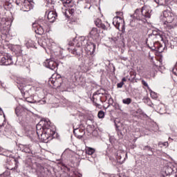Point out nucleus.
Listing matches in <instances>:
<instances>
[{
  "label": "nucleus",
  "mask_w": 177,
  "mask_h": 177,
  "mask_svg": "<svg viewBox=\"0 0 177 177\" xmlns=\"http://www.w3.org/2000/svg\"><path fill=\"white\" fill-rule=\"evenodd\" d=\"M37 131L33 132L35 133L34 139H41V140L44 142H49V140H52L53 139V136L56 131L52 129L50 127V122L47 120H41L36 126Z\"/></svg>",
  "instance_id": "1"
},
{
  "label": "nucleus",
  "mask_w": 177,
  "mask_h": 177,
  "mask_svg": "<svg viewBox=\"0 0 177 177\" xmlns=\"http://www.w3.org/2000/svg\"><path fill=\"white\" fill-rule=\"evenodd\" d=\"M139 9H137L134 13V17L137 19V20H140L143 21V23H146L147 21V19H150L151 17V12L152 10L147 8L146 6H143L141 8V14H139Z\"/></svg>",
  "instance_id": "2"
},
{
  "label": "nucleus",
  "mask_w": 177,
  "mask_h": 177,
  "mask_svg": "<svg viewBox=\"0 0 177 177\" xmlns=\"http://www.w3.org/2000/svg\"><path fill=\"white\" fill-rule=\"evenodd\" d=\"M0 56H3L0 59V63L2 66H10V64H13V58L10 55L0 52Z\"/></svg>",
  "instance_id": "3"
},
{
  "label": "nucleus",
  "mask_w": 177,
  "mask_h": 177,
  "mask_svg": "<svg viewBox=\"0 0 177 177\" xmlns=\"http://www.w3.org/2000/svg\"><path fill=\"white\" fill-rule=\"evenodd\" d=\"M104 95L103 93H100V91H97L93 95V102L97 106V107H99L100 106V104L102 103V97Z\"/></svg>",
  "instance_id": "4"
},
{
  "label": "nucleus",
  "mask_w": 177,
  "mask_h": 177,
  "mask_svg": "<svg viewBox=\"0 0 177 177\" xmlns=\"http://www.w3.org/2000/svg\"><path fill=\"white\" fill-rule=\"evenodd\" d=\"M44 66L53 71L57 70V63L52 59H46L44 62Z\"/></svg>",
  "instance_id": "5"
},
{
  "label": "nucleus",
  "mask_w": 177,
  "mask_h": 177,
  "mask_svg": "<svg viewBox=\"0 0 177 177\" xmlns=\"http://www.w3.org/2000/svg\"><path fill=\"white\" fill-rule=\"evenodd\" d=\"M37 24L41 27L43 28V29L44 30V31H46V32H48V31H49V21H48V20L44 19H40L37 21Z\"/></svg>",
  "instance_id": "6"
},
{
  "label": "nucleus",
  "mask_w": 177,
  "mask_h": 177,
  "mask_svg": "<svg viewBox=\"0 0 177 177\" xmlns=\"http://www.w3.org/2000/svg\"><path fill=\"white\" fill-rule=\"evenodd\" d=\"M32 28L37 35H44V33L46 32L37 23L32 24Z\"/></svg>",
  "instance_id": "7"
},
{
  "label": "nucleus",
  "mask_w": 177,
  "mask_h": 177,
  "mask_svg": "<svg viewBox=\"0 0 177 177\" xmlns=\"http://www.w3.org/2000/svg\"><path fill=\"white\" fill-rule=\"evenodd\" d=\"M152 50H156L159 53H162L164 49H165V44L162 45L160 42L153 44V46L151 47Z\"/></svg>",
  "instance_id": "8"
},
{
  "label": "nucleus",
  "mask_w": 177,
  "mask_h": 177,
  "mask_svg": "<svg viewBox=\"0 0 177 177\" xmlns=\"http://www.w3.org/2000/svg\"><path fill=\"white\" fill-rule=\"evenodd\" d=\"M18 48L19 49V54L17 55L16 64L18 66H24L26 59L23 57V56H21V47L18 46Z\"/></svg>",
  "instance_id": "9"
},
{
  "label": "nucleus",
  "mask_w": 177,
  "mask_h": 177,
  "mask_svg": "<svg viewBox=\"0 0 177 177\" xmlns=\"http://www.w3.org/2000/svg\"><path fill=\"white\" fill-rule=\"evenodd\" d=\"M21 6L24 12H29V10H31L33 8L32 4H31V1L28 0H24V1L21 3Z\"/></svg>",
  "instance_id": "10"
},
{
  "label": "nucleus",
  "mask_w": 177,
  "mask_h": 177,
  "mask_svg": "<svg viewBox=\"0 0 177 177\" xmlns=\"http://www.w3.org/2000/svg\"><path fill=\"white\" fill-rule=\"evenodd\" d=\"M90 36L93 38V39H97V38L100 37V29L93 28L90 32Z\"/></svg>",
  "instance_id": "11"
},
{
  "label": "nucleus",
  "mask_w": 177,
  "mask_h": 177,
  "mask_svg": "<svg viewBox=\"0 0 177 177\" xmlns=\"http://www.w3.org/2000/svg\"><path fill=\"white\" fill-rule=\"evenodd\" d=\"M68 50L75 56H81L82 55V48L81 46L75 47V48H68Z\"/></svg>",
  "instance_id": "12"
},
{
  "label": "nucleus",
  "mask_w": 177,
  "mask_h": 177,
  "mask_svg": "<svg viewBox=\"0 0 177 177\" xmlns=\"http://www.w3.org/2000/svg\"><path fill=\"white\" fill-rule=\"evenodd\" d=\"M48 19L50 23H54L57 17V13L55 11H50L48 14Z\"/></svg>",
  "instance_id": "13"
},
{
  "label": "nucleus",
  "mask_w": 177,
  "mask_h": 177,
  "mask_svg": "<svg viewBox=\"0 0 177 177\" xmlns=\"http://www.w3.org/2000/svg\"><path fill=\"white\" fill-rule=\"evenodd\" d=\"M24 110H27V108L24 107V105L21 106H17L15 109V114L17 117H20V115H23V112Z\"/></svg>",
  "instance_id": "14"
},
{
  "label": "nucleus",
  "mask_w": 177,
  "mask_h": 177,
  "mask_svg": "<svg viewBox=\"0 0 177 177\" xmlns=\"http://www.w3.org/2000/svg\"><path fill=\"white\" fill-rule=\"evenodd\" d=\"M8 21H6V18H1L0 20V30L1 31H3V30H7L6 26H8Z\"/></svg>",
  "instance_id": "15"
},
{
  "label": "nucleus",
  "mask_w": 177,
  "mask_h": 177,
  "mask_svg": "<svg viewBox=\"0 0 177 177\" xmlns=\"http://www.w3.org/2000/svg\"><path fill=\"white\" fill-rule=\"evenodd\" d=\"M122 21L121 17H115L113 19V26H115V27H116L118 29L120 28V22Z\"/></svg>",
  "instance_id": "16"
},
{
  "label": "nucleus",
  "mask_w": 177,
  "mask_h": 177,
  "mask_svg": "<svg viewBox=\"0 0 177 177\" xmlns=\"http://www.w3.org/2000/svg\"><path fill=\"white\" fill-rule=\"evenodd\" d=\"M124 156H127V153L120 151L116 156V158L117 160L119 161V162H124V161H125V158H124V160L122 161H121V159L122 158V157H124Z\"/></svg>",
  "instance_id": "17"
},
{
  "label": "nucleus",
  "mask_w": 177,
  "mask_h": 177,
  "mask_svg": "<svg viewBox=\"0 0 177 177\" xmlns=\"http://www.w3.org/2000/svg\"><path fill=\"white\" fill-rule=\"evenodd\" d=\"M86 49L88 50V52H91V53H93L95 49H96V45L93 43H90L89 44H87Z\"/></svg>",
  "instance_id": "18"
},
{
  "label": "nucleus",
  "mask_w": 177,
  "mask_h": 177,
  "mask_svg": "<svg viewBox=\"0 0 177 177\" xmlns=\"http://www.w3.org/2000/svg\"><path fill=\"white\" fill-rule=\"evenodd\" d=\"M140 149L144 151H146V150H147V151H150V153L149 154V156H153V154H154V153L153 152V148H151V147L149 145H145V146L142 145L140 147Z\"/></svg>",
  "instance_id": "19"
},
{
  "label": "nucleus",
  "mask_w": 177,
  "mask_h": 177,
  "mask_svg": "<svg viewBox=\"0 0 177 177\" xmlns=\"http://www.w3.org/2000/svg\"><path fill=\"white\" fill-rule=\"evenodd\" d=\"M21 150H22L24 153H28V154L32 153L31 149H30V145H21Z\"/></svg>",
  "instance_id": "20"
},
{
  "label": "nucleus",
  "mask_w": 177,
  "mask_h": 177,
  "mask_svg": "<svg viewBox=\"0 0 177 177\" xmlns=\"http://www.w3.org/2000/svg\"><path fill=\"white\" fill-rule=\"evenodd\" d=\"M26 101L28 102V103H40V104H45L46 103V101L44 100L37 101L36 100H30L29 97H26Z\"/></svg>",
  "instance_id": "21"
},
{
  "label": "nucleus",
  "mask_w": 177,
  "mask_h": 177,
  "mask_svg": "<svg viewBox=\"0 0 177 177\" xmlns=\"http://www.w3.org/2000/svg\"><path fill=\"white\" fill-rule=\"evenodd\" d=\"M26 47L28 48H35V42L34 41L29 39L26 43Z\"/></svg>",
  "instance_id": "22"
},
{
  "label": "nucleus",
  "mask_w": 177,
  "mask_h": 177,
  "mask_svg": "<svg viewBox=\"0 0 177 177\" xmlns=\"http://www.w3.org/2000/svg\"><path fill=\"white\" fill-rule=\"evenodd\" d=\"M86 153L88 156H92L95 153V149L92 147H86L85 149Z\"/></svg>",
  "instance_id": "23"
},
{
  "label": "nucleus",
  "mask_w": 177,
  "mask_h": 177,
  "mask_svg": "<svg viewBox=\"0 0 177 177\" xmlns=\"http://www.w3.org/2000/svg\"><path fill=\"white\" fill-rule=\"evenodd\" d=\"M78 68H80V66H71L70 67V71H71V73H73V74H77V73H78Z\"/></svg>",
  "instance_id": "24"
},
{
  "label": "nucleus",
  "mask_w": 177,
  "mask_h": 177,
  "mask_svg": "<svg viewBox=\"0 0 177 177\" xmlns=\"http://www.w3.org/2000/svg\"><path fill=\"white\" fill-rule=\"evenodd\" d=\"M63 3H65L68 8H73V3H71V0H61Z\"/></svg>",
  "instance_id": "25"
},
{
  "label": "nucleus",
  "mask_w": 177,
  "mask_h": 177,
  "mask_svg": "<svg viewBox=\"0 0 177 177\" xmlns=\"http://www.w3.org/2000/svg\"><path fill=\"white\" fill-rule=\"evenodd\" d=\"M167 23L171 24L174 21V14L172 15L169 16L166 19H164Z\"/></svg>",
  "instance_id": "26"
},
{
  "label": "nucleus",
  "mask_w": 177,
  "mask_h": 177,
  "mask_svg": "<svg viewBox=\"0 0 177 177\" xmlns=\"http://www.w3.org/2000/svg\"><path fill=\"white\" fill-rule=\"evenodd\" d=\"M169 16H172V13L168 10H165L163 12V17L165 19H166L167 17H169Z\"/></svg>",
  "instance_id": "27"
},
{
  "label": "nucleus",
  "mask_w": 177,
  "mask_h": 177,
  "mask_svg": "<svg viewBox=\"0 0 177 177\" xmlns=\"http://www.w3.org/2000/svg\"><path fill=\"white\" fill-rule=\"evenodd\" d=\"M122 103L124 104H131V103H132V99H131V98L123 99Z\"/></svg>",
  "instance_id": "28"
},
{
  "label": "nucleus",
  "mask_w": 177,
  "mask_h": 177,
  "mask_svg": "<svg viewBox=\"0 0 177 177\" xmlns=\"http://www.w3.org/2000/svg\"><path fill=\"white\" fill-rule=\"evenodd\" d=\"M155 2L158 5L164 6L165 5L167 0H155Z\"/></svg>",
  "instance_id": "29"
},
{
  "label": "nucleus",
  "mask_w": 177,
  "mask_h": 177,
  "mask_svg": "<svg viewBox=\"0 0 177 177\" xmlns=\"http://www.w3.org/2000/svg\"><path fill=\"white\" fill-rule=\"evenodd\" d=\"M158 146L159 147H168V142H158Z\"/></svg>",
  "instance_id": "30"
},
{
  "label": "nucleus",
  "mask_w": 177,
  "mask_h": 177,
  "mask_svg": "<svg viewBox=\"0 0 177 177\" xmlns=\"http://www.w3.org/2000/svg\"><path fill=\"white\" fill-rule=\"evenodd\" d=\"M9 175H10V171H9V170H6L2 174L0 175V177H6L9 176Z\"/></svg>",
  "instance_id": "31"
},
{
  "label": "nucleus",
  "mask_w": 177,
  "mask_h": 177,
  "mask_svg": "<svg viewBox=\"0 0 177 177\" xmlns=\"http://www.w3.org/2000/svg\"><path fill=\"white\" fill-rule=\"evenodd\" d=\"M98 118H104V111H100L97 114Z\"/></svg>",
  "instance_id": "32"
},
{
  "label": "nucleus",
  "mask_w": 177,
  "mask_h": 177,
  "mask_svg": "<svg viewBox=\"0 0 177 177\" xmlns=\"http://www.w3.org/2000/svg\"><path fill=\"white\" fill-rule=\"evenodd\" d=\"M98 27L100 28H102V30H107V26H106V25H104V24L102 23H100L98 24Z\"/></svg>",
  "instance_id": "33"
},
{
  "label": "nucleus",
  "mask_w": 177,
  "mask_h": 177,
  "mask_svg": "<svg viewBox=\"0 0 177 177\" xmlns=\"http://www.w3.org/2000/svg\"><path fill=\"white\" fill-rule=\"evenodd\" d=\"M0 156H6L5 149L2 147H0Z\"/></svg>",
  "instance_id": "34"
},
{
  "label": "nucleus",
  "mask_w": 177,
  "mask_h": 177,
  "mask_svg": "<svg viewBox=\"0 0 177 177\" xmlns=\"http://www.w3.org/2000/svg\"><path fill=\"white\" fill-rule=\"evenodd\" d=\"M70 10H66L65 12H64V15L66 16V17H67L68 19V17H70Z\"/></svg>",
  "instance_id": "35"
},
{
  "label": "nucleus",
  "mask_w": 177,
  "mask_h": 177,
  "mask_svg": "<svg viewBox=\"0 0 177 177\" xmlns=\"http://www.w3.org/2000/svg\"><path fill=\"white\" fill-rule=\"evenodd\" d=\"M91 6H92V5H91L90 3H86V5L84 6V9H91Z\"/></svg>",
  "instance_id": "36"
},
{
  "label": "nucleus",
  "mask_w": 177,
  "mask_h": 177,
  "mask_svg": "<svg viewBox=\"0 0 177 177\" xmlns=\"http://www.w3.org/2000/svg\"><path fill=\"white\" fill-rule=\"evenodd\" d=\"M142 85H144V86H146L149 89V84H147V82H146V81L142 80Z\"/></svg>",
  "instance_id": "37"
},
{
  "label": "nucleus",
  "mask_w": 177,
  "mask_h": 177,
  "mask_svg": "<svg viewBox=\"0 0 177 177\" xmlns=\"http://www.w3.org/2000/svg\"><path fill=\"white\" fill-rule=\"evenodd\" d=\"M4 153H5L6 155H3V156H4L5 157H10V155L9 154L10 152L8 151H6V149H5Z\"/></svg>",
  "instance_id": "38"
},
{
  "label": "nucleus",
  "mask_w": 177,
  "mask_h": 177,
  "mask_svg": "<svg viewBox=\"0 0 177 177\" xmlns=\"http://www.w3.org/2000/svg\"><path fill=\"white\" fill-rule=\"evenodd\" d=\"M124 86V82H121L117 84L118 88H122Z\"/></svg>",
  "instance_id": "39"
},
{
  "label": "nucleus",
  "mask_w": 177,
  "mask_h": 177,
  "mask_svg": "<svg viewBox=\"0 0 177 177\" xmlns=\"http://www.w3.org/2000/svg\"><path fill=\"white\" fill-rule=\"evenodd\" d=\"M173 74H174V75H176L177 77V67H174L173 68Z\"/></svg>",
  "instance_id": "40"
},
{
  "label": "nucleus",
  "mask_w": 177,
  "mask_h": 177,
  "mask_svg": "<svg viewBox=\"0 0 177 177\" xmlns=\"http://www.w3.org/2000/svg\"><path fill=\"white\" fill-rule=\"evenodd\" d=\"M47 5H52V0H45Z\"/></svg>",
  "instance_id": "41"
},
{
  "label": "nucleus",
  "mask_w": 177,
  "mask_h": 177,
  "mask_svg": "<svg viewBox=\"0 0 177 177\" xmlns=\"http://www.w3.org/2000/svg\"><path fill=\"white\" fill-rule=\"evenodd\" d=\"M68 10L70 11L69 15H73V13H74V9H73V8L69 9V10Z\"/></svg>",
  "instance_id": "42"
},
{
  "label": "nucleus",
  "mask_w": 177,
  "mask_h": 177,
  "mask_svg": "<svg viewBox=\"0 0 177 177\" xmlns=\"http://www.w3.org/2000/svg\"><path fill=\"white\" fill-rule=\"evenodd\" d=\"M22 3L20 2V0H17L16 1V4L19 6L21 5Z\"/></svg>",
  "instance_id": "43"
},
{
  "label": "nucleus",
  "mask_w": 177,
  "mask_h": 177,
  "mask_svg": "<svg viewBox=\"0 0 177 177\" xmlns=\"http://www.w3.org/2000/svg\"><path fill=\"white\" fill-rule=\"evenodd\" d=\"M15 169H17V167L16 166L14 168L10 169L11 171H15Z\"/></svg>",
  "instance_id": "44"
},
{
  "label": "nucleus",
  "mask_w": 177,
  "mask_h": 177,
  "mask_svg": "<svg viewBox=\"0 0 177 177\" xmlns=\"http://www.w3.org/2000/svg\"><path fill=\"white\" fill-rule=\"evenodd\" d=\"M126 81H127V78L123 77V78L122 79V82H125Z\"/></svg>",
  "instance_id": "45"
},
{
  "label": "nucleus",
  "mask_w": 177,
  "mask_h": 177,
  "mask_svg": "<svg viewBox=\"0 0 177 177\" xmlns=\"http://www.w3.org/2000/svg\"><path fill=\"white\" fill-rule=\"evenodd\" d=\"M115 127H116L117 131H118V126L117 124H115Z\"/></svg>",
  "instance_id": "46"
},
{
  "label": "nucleus",
  "mask_w": 177,
  "mask_h": 177,
  "mask_svg": "<svg viewBox=\"0 0 177 177\" xmlns=\"http://www.w3.org/2000/svg\"><path fill=\"white\" fill-rule=\"evenodd\" d=\"M2 46V40L0 39V48Z\"/></svg>",
  "instance_id": "47"
},
{
  "label": "nucleus",
  "mask_w": 177,
  "mask_h": 177,
  "mask_svg": "<svg viewBox=\"0 0 177 177\" xmlns=\"http://www.w3.org/2000/svg\"><path fill=\"white\" fill-rule=\"evenodd\" d=\"M77 130H78V129H74L73 133H75V131H77Z\"/></svg>",
  "instance_id": "48"
},
{
  "label": "nucleus",
  "mask_w": 177,
  "mask_h": 177,
  "mask_svg": "<svg viewBox=\"0 0 177 177\" xmlns=\"http://www.w3.org/2000/svg\"><path fill=\"white\" fill-rule=\"evenodd\" d=\"M24 97H26V93L24 94Z\"/></svg>",
  "instance_id": "49"
},
{
  "label": "nucleus",
  "mask_w": 177,
  "mask_h": 177,
  "mask_svg": "<svg viewBox=\"0 0 177 177\" xmlns=\"http://www.w3.org/2000/svg\"><path fill=\"white\" fill-rule=\"evenodd\" d=\"M59 87H60V85H59V86H57V88H59Z\"/></svg>",
  "instance_id": "50"
},
{
  "label": "nucleus",
  "mask_w": 177,
  "mask_h": 177,
  "mask_svg": "<svg viewBox=\"0 0 177 177\" xmlns=\"http://www.w3.org/2000/svg\"><path fill=\"white\" fill-rule=\"evenodd\" d=\"M151 93H154L153 91L151 92V95H152Z\"/></svg>",
  "instance_id": "51"
},
{
  "label": "nucleus",
  "mask_w": 177,
  "mask_h": 177,
  "mask_svg": "<svg viewBox=\"0 0 177 177\" xmlns=\"http://www.w3.org/2000/svg\"><path fill=\"white\" fill-rule=\"evenodd\" d=\"M53 84H56V82H55Z\"/></svg>",
  "instance_id": "52"
},
{
  "label": "nucleus",
  "mask_w": 177,
  "mask_h": 177,
  "mask_svg": "<svg viewBox=\"0 0 177 177\" xmlns=\"http://www.w3.org/2000/svg\"><path fill=\"white\" fill-rule=\"evenodd\" d=\"M53 84H56V82H55Z\"/></svg>",
  "instance_id": "53"
}]
</instances>
